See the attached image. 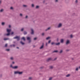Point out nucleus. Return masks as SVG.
Segmentation results:
<instances>
[{
    "mask_svg": "<svg viewBox=\"0 0 80 80\" xmlns=\"http://www.w3.org/2000/svg\"><path fill=\"white\" fill-rule=\"evenodd\" d=\"M43 45H42L41 46V47L40 48V49H42V48H43Z\"/></svg>",
    "mask_w": 80,
    "mask_h": 80,
    "instance_id": "15",
    "label": "nucleus"
},
{
    "mask_svg": "<svg viewBox=\"0 0 80 80\" xmlns=\"http://www.w3.org/2000/svg\"><path fill=\"white\" fill-rule=\"evenodd\" d=\"M68 50H66V51H68Z\"/></svg>",
    "mask_w": 80,
    "mask_h": 80,
    "instance_id": "56",
    "label": "nucleus"
},
{
    "mask_svg": "<svg viewBox=\"0 0 80 80\" xmlns=\"http://www.w3.org/2000/svg\"><path fill=\"white\" fill-rule=\"evenodd\" d=\"M14 63H15V62H12V64H14Z\"/></svg>",
    "mask_w": 80,
    "mask_h": 80,
    "instance_id": "49",
    "label": "nucleus"
},
{
    "mask_svg": "<svg viewBox=\"0 0 80 80\" xmlns=\"http://www.w3.org/2000/svg\"><path fill=\"white\" fill-rule=\"evenodd\" d=\"M50 68H51V69H52L53 68V66H50Z\"/></svg>",
    "mask_w": 80,
    "mask_h": 80,
    "instance_id": "22",
    "label": "nucleus"
},
{
    "mask_svg": "<svg viewBox=\"0 0 80 80\" xmlns=\"http://www.w3.org/2000/svg\"><path fill=\"white\" fill-rule=\"evenodd\" d=\"M21 40H23L24 41H25V37H23L21 38Z\"/></svg>",
    "mask_w": 80,
    "mask_h": 80,
    "instance_id": "8",
    "label": "nucleus"
},
{
    "mask_svg": "<svg viewBox=\"0 0 80 80\" xmlns=\"http://www.w3.org/2000/svg\"><path fill=\"white\" fill-rule=\"evenodd\" d=\"M70 37L71 38H72V37H73V36L72 35H71Z\"/></svg>",
    "mask_w": 80,
    "mask_h": 80,
    "instance_id": "32",
    "label": "nucleus"
},
{
    "mask_svg": "<svg viewBox=\"0 0 80 80\" xmlns=\"http://www.w3.org/2000/svg\"><path fill=\"white\" fill-rule=\"evenodd\" d=\"M57 59V58H56L54 59V60H55Z\"/></svg>",
    "mask_w": 80,
    "mask_h": 80,
    "instance_id": "48",
    "label": "nucleus"
},
{
    "mask_svg": "<svg viewBox=\"0 0 80 80\" xmlns=\"http://www.w3.org/2000/svg\"><path fill=\"white\" fill-rule=\"evenodd\" d=\"M27 33L26 32H24V35H26Z\"/></svg>",
    "mask_w": 80,
    "mask_h": 80,
    "instance_id": "20",
    "label": "nucleus"
},
{
    "mask_svg": "<svg viewBox=\"0 0 80 80\" xmlns=\"http://www.w3.org/2000/svg\"><path fill=\"white\" fill-rule=\"evenodd\" d=\"M8 39H9L8 38H4V40H8Z\"/></svg>",
    "mask_w": 80,
    "mask_h": 80,
    "instance_id": "12",
    "label": "nucleus"
},
{
    "mask_svg": "<svg viewBox=\"0 0 80 80\" xmlns=\"http://www.w3.org/2000/svg\"><path fill=\"white\" fill-rule=\"evenodd\" d=\"M50 27H49L46 30V31H47V30H50Z\"/></svg>",
    "mask_w": 80,
    "mask_h": 80,
    "instance_id": "14",
    "label": "nucleus"
},
{
    "mask_svg": "<svg viewBox=\"0 0 80 80\" xmlns=\"http://www.w3.org/2000/svg\"><path fill=\"white\" fill-rule=\"evenodd\" d=\"M79 68L80 69V66L79 67Z\"/></svg>",
    "mask_w": 80,
    "mask_h": 80,
    "instance_id": "55",
    "label": "nucleus"
},
{
    "mask_svg": "<svg viewBox=\"0 0 80 80\" xmlns=\"http://www.w3.org/2000/svg\"><path fill=\"white\" fill-rule=\"evenodd\" d=\"M23 7H27V5H23Z\"/></svg>",
    "mask_w": 80,
    "mask_h": 80,
    "instance_id": "33",
    "label": "nucleus"
},
{
    "mask_svg": "<svg viewBox=\"0 0 80 80\" xmlns=\"http://www.w3.org/2000/svg\"><path fill=\"white\" fill-rule=\"evenodd\" d=\"M58 2V0H55V2Z\"/></svg>",
    "mask_w": 80,
    "mask_h": 80,
    "instance_id": "45",
    "label": "nucleus"
},
{
    "mask_svg": "<svg viewBox=\"0 0 80 80\" xmlns=\"http://www.w3.org/2000/svg\"><path fill=\"white\" fill-rule=\"evenodd\" d=\"M20 43L21 44H22V45H24V44H25V43H24L23 42H22V41H21Z\"/></svg>",
    "mask_w": 80,
    "mask_h": 80,
    "instance_id": "11",
    "label": "nucleus"
},
{
    "mask_svg": "<svg viewBox=\"0 0 80 80\" xmlns=\"http://www.w3.org/2000/svg\"><path fill=\"white\" fill-rule=\"evenodd\" d=\"M31 30L32 31V32H31V34H33V33H34V32H33V30L32 29H31Z\"/></svg>",
    "mask_w": 80,
    "mask_h": 80,
    "instance_id": "5",
    "label": "nucleus"
},
{
    "mask_svg": "<svg viewBox=\"0 0 80 80\" xmlns=\"http://www.w3.org/2000/svg\"><path fill=\"white\" fill-rule=\"evenodd\" d=\"M10 59H11V60H13V57H11L10 58Z\"/></svg>",
    "mask_w": 80,
    "mask_h": 80,
    "instance_id": "27",
    "label": "nucleus"
},
{
    "mask_svg": "<svg viewBox=\"0 0 80 80\" xmlns=\"http://www.w3.org/2000/svg\"><path fill=\"white\" fill-rule=\"evenodd\" d=\"M3 11V9H2L0 10V12H2Z\"/></svg>",
    "mask_w": 80,
    "mask_h": 80,
    "instance_id": "18",
    "label": "nucleus"
},
{
    "mask_svg": "<svg viewBox=\"0 0 80 80\" xmlns=\"http://www.w3.org/2000/svg\"><path fill=\"white\" fill-rule=\"evenodd\" d=\"M52 79V78H50L49 79V80H51Z\"/></svg>",
    "mask_w": 80,
    "mask_h": 80,
    "instance_id": "30",
    "label": "nucleus"
},
{
    "mask_svg": "<svg viewBox=\"0 0 80 80\" xmlns=\"http://www.w3.org/2000/svg\"><path fill=\"white\" fill-rule=\"evenodd\" d=\"M42 36L44 35V33H42Z\"/></svg>",
    "mask_w": 80,
    "mask_h": 80,
    "instance_id": "43",
    "label": "nucleus"
},
{
    "mask_svg": "<svg viewBox=\"0 0 80 80\" xmlns=\"http://www.w3.org/2000/svg\"><path fill=\"white\" fill-rule=\"evenodd\" d=\"M50 42H51V41L49 40L48 42V43H50Z\"/></svg>",
    "mask_w": 80,
    "mask_h": 80,
    "instance_id": "36",
    "label": "nucleus"
},
{
    "mask_svg": "<svg viewBox=\"0 0 80 80\" xmlns=\"http://www.w3.org/2000/svg\"><path fill=\"white\" fill-rule=\"evenodd\" d=\"M15 38L17 39L18 41L20 40V37L16 36V37H14V39H15Z\"/></svg>",
    "mask_w": 80,
    "mask_h": 80,
    "instance_id": "3",
    "label": "nucleus"
},
{
    "mask_svg": "<svg viewBox=\"0 0 80 80\" xmlns=\"http://www.w3.org/2000/svg\"><path fill=\"white\" fill-rule=\"evenodd\" d=\"M50 38V37H48L47 38H46V40H48V39H49V38Z\"/></svg>",
    "mask_w": 80,
    "mask_h": 80,
    "instance_id": "21",
    "label": "nucleus"
},
{
    "mask_svg": "<svg viewBox=\"0 0 80 80\" xmlns=\"http://www.w3.org/2000/svg\"><path fill=\"white\" fill-rule=\"evenodd\" d=\"M70 43V41H69V40H68L66 42L67 45V44H68V43Z\"/></svg>",
    "mask_w": 80,
    "mask_h": 80,
    "instance_id": "7",
    "label": "nucleus"
},
{
    "mask_svg": "<svg viewBox=\"0 0 80 80\" xmlns=\"http://www.w3.org/2000/svg\"><path fill=\"white\" fill-rule=\"evenodd\" d=\"M62 24L61 23L59 24L58 26V28H59V27H62Z\"/></svg>",
    "mask_w": 80,
    "mask_h": 80,
    "instance_id": "6",
    "label": "nucleus"
},
{
    "mask_svg": "<svg viewBox=\"0 0 80 80\" xmlns=\"http://www.w3.org/2000/svg\"><path fill=\"white\" fill-rule=\"evenodd\" d=\"M78 70V68H77L76 69V70H77V71Z\"/></svg>",
    "mask_w": 80,
    "mask_h": 80,
    "instance_id": "40",
    "label": "nucleus"
},
{
    "mask_svg": "<svg viewBox=\"0 0 80 80\" xmlns=\"http://www.w3.org/2000/svg\"><path fill=\"white\" fill-rule=\"evenodd\" d=\"M7 45H8L7 44H6L5 46V47H7Z\"/></svg>",
    "mask_w": 80,
    "mask_h": 80,
    "instance_id": "24",
    "label": "nucleus"
},
{
    "mask_svg": "<svg viewBox=\"0 0 80 80\" xmlns=\"http://www.w3.org/2000/svg\"><path fill=\"white\" fill-rule=\"evenodd\" d=\"M29 42H30V41H29Z\"/></svg>",
    "mask_w": 80,
    "mask_h": 80,
    "instance_id": "57",
    "label": "nucleus"
},
{
    "mask_svg": "<svg viewBox=\"0 0 80 80\" xmlns=\"http://www.w3.org/2000/svg\"><path fill=\"white\" fill-rule=\"evenodd\" d=\"M51 59L52 58H49L47 59V61H48V62L49 60H51Z\"/></svg>",
    "mask_w": 80,
    "mask_h": 80,
    "instance_id": "9",
    "label": "nucleus"
},
{
    "mask_svg": "<svg viewBox=\"0 0 80 80\" xmlns=\"http://www.w3.org/2000/svg\"><path fill=\"white\" fill-rule=\"evenodd\" d=\"M32 7H34V5H33V4H32Z\"/></svg>",
    "mask_w": 80,
    "mask_h": 80,
    "instance_id": "31",
    "label": "nucleus"
},
{
    "mask_svg": "<svg viewBox=\"0 0 80 80\" xmlns=\"http://www.w3.org/2000/svg\"><path fill=\"white\" fill-rule=\"evenodd\" d=\"M39 8V6H37L36 7V8Z\"/></svg>",
    "mask_w": 80,
    "mask_h": 80,
    "instance_id": "25",
    "label": "nucleus"
},
{
    "mask_svg": "<svg viewBox=\"0 0 80 80\" xmlns=\"http://www.w3.org/2000/svg\"><path fill=\"white\" fill-rule=\"evenodd\" d=\"M28 18V16H26V18Z\"/></svg>",
    "mask_w": 80,
    "mask_h": 80,
    "instance_id": "46",
    "label": "nucleus"
},
{
    "mask_svg": "<svg viewBox=\"0 0 80 80\" xmlns=\"http://www.w3.org/2000/svg\"><path fill=\"white\" fill-rule=\"evenodd\" d=\"M70 74H68V75H67L66 76V77H69V76H70Z\"/></svg>",
    "mask_w": 80,
    "mask_h": 80,
    "instance_id": "17",
    "label": "nucleus"
},
{
    "mask_svg": "<svg viewBox=\"0 0 80 80\" xmlns=\"http://www.w3.org/2000/svg\"><path fill=\"white\" fill-rule=\"evenodd\" d=\"M10 67H11V68H17L18 67L17 66H14L13 67L12 65H11Z\"/></svg>",
    "mask_w": 80,
    "mask_h": 80,
    "instance_id": "4",
    "label": "nucleus"
},
{
    "mask_svg": "<svg viewBox=\"0 0 80 80\" xmlns=\"http://www.w3.org/2000/svg\"><path fill=\"white\" fill-rule=\"evenodd\" d=\"M9 28H10V27H11V26H10V25H9Z\"/></svg>",
    "mask_w": 80,
    "mask_h": 80,
    "instance_id": "44",
    "label": "nucleus"
},
{
    "mask_svg": "<svg viewBox=\"0 0 80 80\" xmlns=\"http://www.w3.org/2000/svg\"><path fill=\"white\" fill-rule=\"evenodd\" d=\"M27 40H30V38L29 37H27Z\"/></svg>",
    "mask_w": 80,
    "mask_h": 80,
    "instance_id": "10",
    "label": "nucleus"
},
{
    "mask_svg": "<svg viewBox=\"0 0 80 80\" xmlns=\"http://www.w3.org/2000/svg\"><path fill=\"white\" fill-rule=\"evenodd\" d=\"M11 29H7V32H8V33L7 34H6V35L7 36H8V35H10V32H11Z\"/></svg>",
    "mask_w": 80,
    "mask_h": 80,
    "instance_id": "1",
    "label": "nucleus"
},
{
    "mask_svg": "<svg viewBox=\"0 0 80 80\" xmlns=\"http://www.w3.org/2000/svg\"><path fill=\"white\" fill-rule=\"evenodd\" d=\"M13 32H12L11 33V35H13Z\"/></svg>",
    "mask_w": 80,
    "mask_h": 80,
    "instance_id": "42",
    "label": "nucleus"
},
{
    "mask_svg": "<svg viewBox=\"0 0 80 80\" xmlns=\"http://www.w3.org/2000/svg\"><path fill=\"white\" fill-rule=\"evenodd\" d=\"M20 16H22V14H20Z\"/></svg>",
    "mask_w": 80,
    "mask_h": 80,
    "instance_id": "47",
    "label": "nucleus"
},
{
    "mask_svg": "<svg viewBox=\"0 0 80 80\" xmlns=\"http://www.w3.org/2000/svg\"><path fill=\"white\" fill-rule=\"evenodd\" d=\"M62 52H63V51H62V50H61L60 51V53H62Z\"/></svg>",
    "mask_w": 80,
    "mask_h": 80,
    "instance_id": "23",
    "label": "nucleus"
},
{
    "mask_svg": "<svg viewBox=\"0 0 80 80\" xmlns=\"http://www.w3.org/2000/svg\"><path fill=\"white\" fill-rule=\"evenodd\" d=\"M29 80H32V78L31 77H30L29 78Z\"/></svg>",
    "mask_w": 80,
    "mask_h": 80,
    "instance_id": "29",
    "label": "nucleus"
},
{
    "mask_svg": "<svg viewBox=\"0 0 80 80\" xmlns=\"http://www.w3.org/2000/svg\"><path fill=\"white\" fill-rule=\"evenodd\" d=\"M56 45H60V42H58V43H56Z\"/></svg>",
    "mask_w": 80,
    "mask_h": 80,
    "instance_id": "19",
    "label": "nucleus"
},
{
    "mask_svg": "<svg viewBox=\"0 0 80 80\" xmlns=\"http://www.w3.org/2000/svg\"><path fill=\"white\" fill-rule=\"evenodd\" d=\"M23 31V28H22L21 29V31Z\"/></svg>",
    "mask_w": 80,
    "mask_h": 80,
    "instance_id": "38",
    "label": "nucleus"
},
{
    "mask_svg": "<svg viewBox=\"0 0 80 80\" xmlns=\"http://www.w3.org/2000/svg\"><path fill=\"white\" fill-rule=\"evenodd\" d=\"M37 39V38H34V40H36Z\"/></svg>",
    "mask_w": 80,
    "mask_h": 80,
    "instance_id": "39",
    "label": "nucleus"
},
{
    "mask_svg": "<svg viewBox=\"0 0 80 80\" xmlns=\"http://www.w3.org/2000/svg\"><path fill=\"white\" fill-rule=\"evenodd\" d=\"M78 2V1H77V0H76L75 1L76 3H77Z\"/></svg>",
    "mask_w": 80,
    "mask_h": 80,
    "instance_id": "41",
    "label": "nucleus"
},
{
    "mask_svg": "<svg viewBox=\"0 0 80 80\" xmlns=\"http://www.w3.org/2000/svg\"><path fill=\"white\" fill-rule=\"evenodd\" d=\"M46 46H47V43H46Z\"/></svg>",
    "mask_w": 80,
    "mask_h": 80,
    "instance_id": "50",
    "label": "nucleus"
},
{
    "mask_svg": "<svg viewBox=\"0 0 80 80\" xmlns=\"http://www.w3.org/2000/svg\"><path fill=\"white\" fill-rule=\"evenodd\" d=\"M17 48H18V49L19 48H18V47H17Z\"/></svg>",
    "mask_w": 80,
    "mask_h": 80,
    "instance_id": "51",
    "label": "nucleus"
},
{
    "mask_svg": "<svg viewBox=\"0 0 80 80\" xmlns=\"http://www.w3.org/2000/svg\"><path fill=\"white\" fill-rule=\"evenodd\" d=\"M22 72H19L18 71H16L14 72L15 74H17V73H18V74H22Z\"/></svg>",
    "mask_w": 80,
    "mask_h": 80,
    "instance_id": "2",
    "label": "nucleus"
},
{
    "mask_svg": "<svg viewBox=\"0 0 80 80\" xmlns=\"http://www.w3.org/2000/svg\"><path fill=\"white\" fill-rule=\"evenodd\" d=\"M10 9H11L12 10H13V7H11L10 8Z\"/></svg>",
    "mask_w": 80,
    "mask_h": 80,
    "instance_id": "37",
    "label": "nucleus"
},
{
    "mask_svg": "<svg viewBox=\"0 0 80 80\" xmlns=\"http://www.w3.org/2000/svg\"><path fill=\"white\" fill-rule=\"evenodd\" d=\"M53 52H58V51H54Z\"/></svg>",
    "mask_w": 80,
    "mask_h": 80,
    "instance_id": "26",
    "label": "nucleus"
},
{
    "mask_svg": "<svg viewBox=\"0 0 80 80\" xmlns=\"http://www.w3.org/2000/svg\"><path fill=\"white\" fill-rule=\"evenodd\" d=\"M58 39H57V41H58Z\"/></svg>",
    "mask_w": 80,
    "mask_h": 80,
    "instance_id": "54",
    "label": "nucleus"
},
{
    "mask_svg": "<svg viewBox=\"0 0 80 80\" xmlns=\"http://www.w3.org/2000/svg\"><path fill=\"white\" fill-rule=\"evenodd\" d=\"M4 24H5V23H4V22H2V25H4Z\"/></svg>",
    "mask_w": 80,
    "mask_h": 80,
    "instance_id": "34",
    "label": "nucleus"
},
{
    "mask_svg": "<svg viewBox=\"0 0 80 80\" xmlns=\"http://www.w3.org/2000/svg\"><path fill=\"white\" fill-rule=\"evenodd\" d=\"M53 44H55V43H54V42H52L51 43V44L52 45H53Z\"/></svg>",
    "mask_w": 80,
    "mask_h": 80,
    "instance_id": "28",
    "label": "nucleus"
},
{
    "mask_svg": "<svg viewBox=\"0 0 80 80\" xmlns=\"http://www.w3.org/2000/svg\"><path fill=\"white\" fill-rule=\"evenodd\" d=\"M61 43H63V39H61Z\"/></svg>",
    "mask_w": 80,
    "mask_h": 80,
    "instance_id": "13",
    "label": "nucleus"
},
{
    "mask_svg": "<svg viewBox=\"0 0 80 80\" xmlns=\"http://www.w3.org/2000/svg\"><path fill=\"white\" fill-rule=\"evenodd\" d=\"M13 43H15V42H13Z\"/></svg>",
    "mask_w": 80,
    "mask_h": 80,
    "instance_id": "53",
    "label": "nucleus"
},
{
    "mask_svg": "<svg viewBox=\"0 0 80 80\" xmlns=\"http://www.w3.org/2000/svg\"><path fill=\"white\" fill-rule=\"evenodd\" d=\"M6 51H9L10 50L9 49H6Z\"/></svg>",
    "mask_w": 80,
    "mask_h": 80,
    "instance_id": "35",
    "label": "nucleus"
},
{
    "mask_svg": "<svg viewBox=\"0 0 80 80\" xmlns=\"http://www.w3.org/2000/svg\"><path fill=\"white\" fill-rule=\"evenodd\" d=\"M10 47H14L15 46V45L14 44L13 45H11Z\"/></svg>",
    "mask_w": 80,
    "mask_h": 80,
    "instance_id": "16",
    "label": "nucleus"
},
{
    "mask_svg": "<svg viewBox=\"0 0 80 80\" xmlns=\"http://www.w3.org/2000/svg\"><path fill=\"white\" fill-rule=\"evenodd\" d=\"M1 1H0V3H1Z\"/></svg>",
    "mask_w": 80,
    "mask_h": 80,
    "instance_id": "52",
    "label": "nucleus"
}]
</instances>
